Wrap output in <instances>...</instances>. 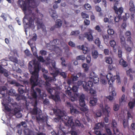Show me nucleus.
<instances>
[{"label":"nucleus","instance_id":"f257e3e1","mask_svg":"<svg viewBox=\"0 0 135 135\" xmlns=\"http://www.w3.org/2000/svg\"><path fill=\"white\" fill-rule=\"evenodd\" d=\"M28 2L23 0H18L17 4L24 12V17H38V10L36 8L38 4L35 0H28Z\"/></svg>","mask_w":135,"mask_h":135},{"label":"nucleus","instance_id":"f03ea898","mask_svg":"<svg viewBox=\"0 0 135 135\" xmlns=\"http://www.w3.org/2000/svg\"><path fill=\"white\" fill-rule=\"evenodd\" d=\"M28 69L30 73L32 75L30 81L32 86H35L38 85V72L40 70L39 64L35 61H30L28 63Z\"/></svg>","mask_w":135,"mask_h":135},{"label":"nucleus","instance_id":"7ed1b4c3","mask_svg":"<svg viewBox=\"0 0 135 135\" xmlns=\"http://www.w3.org/2000/svg\"><path fill=\"white\" fill-rule=\"evenodd\" d=\"M78 86L82 85L84 90L86 91H88L90 87H92L93 85V82L90 80L87 82L85 81H82L81 80H79L77 83Z\"/></svg>","mask_w":135,"mask_h":135},{"label":"nucleus","instance_id":"20e7f679","mask_svg":"<svg viewBox=\"0 0 135 135\" xmlns=\"http://www.w3.org/2000/svg\"><path fill=\"white\" fill-rule=\"evenodd\" d=\"M104 127L103 124L101 123H99L96 124L94 127V132L97 135H107L106 133L102 134L101 133V129L102 128Z\"/></svg>","mask_w":135,"mask_h":135},{"label":"nucleus","instance_id":"39448f33","mask_svg":"<svg viewBox=\"0 0 135 135\" xmlns=\"http://www.w3.org/2000/svg\"><path fill=\"white\" fill-rule=\"evenodd\" d=\"M110 111V109L109 107L107 104L105 105V109H103L102 111L104 114L105 116L104 118V120L106 123H108L109 121L108 117H109V114Z\"/></svg>","mask_w":135,"mask_h":135},{"label":"nucleus","instance_id":"423d86ee","mask_svg":"<svg viewBox=\"0 0 135 135\" xmlns=\"http://www.w3.org/2000/svg\"><path fill=\"white\" fill-rule=\"evenodd\" d=\"M117 123L115 120H112L111 123V127L113 132L114 135H123V134L119 132L118 129L117 128Z\"/></svg>","mask_w":135,"mask_h":135},{"label":"nucleus","instance_id":"0eeeda50","mask_svg":"<svg viewBox=\"0 0 135 135\" xmlns=\"http://www.w3.org/2000/svg\"><path fill=\"white\" fill-rule=\"evenodd\" d=\"M118 0L116 1V2H115L114 4V9L115 10V12L117 15H118V21L119 19L121 14H122V13L123 11V8L122 7H120L119 8H118L117 6H118Z\"/></svg>","mask_w":135,"mask_h":135},{"label":"nucleus","instance_id":"6e6552de","mask_svg":"<svg viewBox=\"0 0 135 135\" xmlns=\"http://www.w3.org/2000/svg\"><path fill=\"white\" fill-rule=\"evenodd\" d=\"M53 111L54 113H56V115L58 116L55 119V120H57L58 121H59L58 120L61 119L65 115L64 112L59 109H54Z\"/></svg>","mask_w":135,"mask_h":135},{"label":"nucleus","instance_id":"1a4fd4ad","mask_svg":"<svg viewBox=\"0 0 135 135\" xmlns=\"http://www.w3.org/2000/svg\"><path fill=\"white\" fill-rule=\"evenodd\" d=\"M89 32H85L84 34V37L87 38L89 41H91L93 40V37L92 34L93 32L92 30L89 29L88 30Z\"/></svg>","mask_w":135,"mask_h":135},{"label":"nucleus","instance_id":"9d476101","mask_svg":"<svg viewBox=\"0 0 135 135\" xmlns=\"http://www.w3.org/2000/svg\"><path fill=\"white\" fill-rule=\"evenodd\" d=\"M69 88H68L67 90L66 91V93L68 95L70 98V99L72 102L75 101L76 99V96H77V94H74L73 96H72V93L70 90H69Z\"/></svg>","mask_w":135,"mask_h":135},{"label":"nucleus","instance_id":"9b49d317","mask_svg":"<svg viewBox=\"0 0 135 135\" xmlns=\"http://www.w3.org/2000/svg\"><path fill=\"white\" fill-rule=\"evenodd\" d=\"M106 77L108 80V83L109 85V87H112L113 83L114 81V80L113 79L112 75L110 73H109L107 75Z\"/></svg>","mask_w":135,"mask_h":135},{"label":"nucleus","instance_id":"f8f14e48","mask_svg":"<svg viewBox=\"0 0 135 135\" xmlns=\"http://www.w3.org/2000/svg\"><path fill=\"white\" fill-rule=\"evenodd\" d=\"M85 96L83 94H82L79 97V103L81 107H84L85 105Z\"/></svg>","mask_w":135,"mask_h":135},{"label":"nucleus","instance_id":"ddd939ff","mask_svg":"<svg viewBox=\"0 0 135 135\" xmlns=\"http://www.w3.org/2000/svg\"><path fill=\"white\" fill-rule=\"evenodd\" d=\"M73 120L71 117L69 118L67 122L65 123V125L69 127H73L74 126V123Z\"/></svg>","mask_w":135,"mask_h":135},{"label":"nucleus","instance_id":"4468645a","mask_svg":"<svg viewBox=\"0 0 135 135\" xmlns=\"http://www.w3.org/2000/svg\"><path fill=\"white\" fill-rule=\"evenodd\" d=\"M37 101L36 100L35 101V104L34 106V108L31 111V113L33 115H37L38 113V108L37 107Z\"/></svg>","mask_w":135,"mask_h":135},{"label":"nucleus","instance_id":"2eb2a0df","mask_svg":"<svg viewBox=\"0 0 135 135\" xmlns=\"http://www.w3.org/2000/svg\"><path fill=\"white\" fill-rule=\"evenodd\" d=\"M89 104L90 106H93L96 105L98 99L96 98H91L90 99Z\"/></svg>","mask_w":135,"mask_h":135},{"label":"nucleus","instance_id":"dca6fc26","mask_svg":"<svg viewBox=\"0 0 135 135\" xmlns=\"http://www.w3.org/2000/svg\"><path fill=\"white\" fill-rule=\"evenodd\" d=\"M28 43L30 45L31 47L32 51L33 53V54L34 56H37V51L36 50V48L35 47L32 46V44H30V42L29 41L28 42Z\"/></svg>","mask_w":135,"mask_h":135},{"label":"nucleus","instance_id":"f3484780","mask_svg":"<svg viewBox=\"0 0 135 135\" xmlns=\"http://www.w3.org/2000/svg\"><path fill=\"white\" fill-rule=\"evenodd\" d=\"M28 43L30 45L31 47L32 51L33 53V54L34 56H37V51L36 50V48L35 47L32 46V44H30V42L29 41L28 42Z\"/></svg>","mask_w":135,"mask_h":135},{"label":"nucleus","instance_id":"a211bd4d","mask_svg":"<svg viewBox=\"0 0 135 135\" xmlns=\"http://www.w3.org/2000/svg\"><path fill=\"white\" fill-rule=\"evenodd\" d=\"M110 95L106 97L107 98L109 99V100L111 101L113 100V97L116 95V93L114 90L112 91L110 93Z\"/></svg>","mask_w":135,"mask_h":135},{"label":"nucleus","instance_id":"6ab92c4d","mask_svg":"<svg viewBox=\"0 0 135 135\" xmlns=\"http://www.w3.org/2000/svg\"><path fill=\"white\" fill-rule=\"evenodd\" d=\"M120 39L122 46H125L126 45L125 38L123 36H120Z\"/></svg>","mask_w":135,"mask_h":135},{"label":"nucleus","instance_id":"aec40b11","mask_svg":"<svg viewBox=\"0 0 135 135\" xmlns=\"http://www.w3.org/2000/svg\"><path fill=\"white\" fill-rule=\"evenodd\" d=\"M119 63L120 65L124 67H126L128 65L127 62L122 58L120 60Z\"/></svg>","mask_w":135,"mask_h":135},{"label":"nucleus","instance_id":"412c9836","mask_svg":"<svg viewBox=\"0 0 135 135\" xmlns=\"http://www.w3.org/2000/svg\"><path fill=\"white\" fill-rule=\"evenodd\" d=\"M70 112L72 114H79V113L80 112L76 109L75 107L73 106V107H71L70 108Z\"/></svg>","mask_w":135,"mask_h":135},{"label":"nucleus","instance_id":"4be33fe9","mask_svg":"<svg viewBox=\"0 0 135 135\" xmlns=\"http://www.w3.org/2000/svg\"><path fill=\"white\" fill-rule=\"evenodd\" d=\"M51 97L52 98L55 102L60 100V96L58 94H56L55 95H52Z\"/></svg>","mask_w":135,"mask_h":135},{"label":"nucleus","instance_id":"5701e85b","mask_svg":"<svg viewBox=\"0 0 135 135\" xmlns=\"http://www.w3.org/2000/svg\"><path fill=\"white\" fill-rule=\"evenodd\" d=\"M56 11L55 10H51L50 13L51 15V17L55 20L57 18V15L56 13Z\"/></svg>","mask_w":135,"mask_h":135},{"label":"nucleus","instance_id":"b1692460","mask_svg":"<svg viewBox=\"0 0 135 135\" xmlns=\"http://www.w3.org/2000/svg\"><path fill=\"white\" fill-rule=\"evenodd\" d=\"M62 24V21L60 19H57L56 21L55 26L58 28L60 27Z\"/></svg>","mask_w":135,"mask_h":135},{"label":"nucleus","instance_id":"393cba45","mask_svg":"<svg viewBox=\"0 0 135 135\" xmlns=\"http://www.w3.org/2000/svg\"><path fill=\"white\" fill-rule=\"evenodd\" d=\"M105 62L109 64H112L113 61L112 59L110 57H106L105 58Z\"/></svg>","mask_w":135,"mask_h":135},{"label":"nucleus","instance_id":"a878e982","mask_svg":"<svg viewBox=\"0 0 135 135\" xmlns=\"http://www.w3.org/2000/svg\"><path fill=\"white\" fill-rule=\"evenodd\" d=\"M22 87H24L25 89L26 88V87L23 85H21L20 87L18 88V93L20 94H22L25 92L24 88H22Z\"/></svg>","mask_w":135,"mask_h":135},{"label":"nucleus","instance_id":"bb28decb","mask_svg":"<svg viewBox=\"0 0 135 135\" xmlns=\"http://www.w3.org/2000/svg\"><path fill=\"white\" fill-rule=\"evenodd\" d=\"M92 56L94 59H96L98 56V51L96 50L92 51L91 53Z\"/></svg>","mask_w":135,"mask_h":135},{"label":"nucleus","instance_id":"cd10ccee","mask_svg":"<svg viewBox=\"0 0 135 135\" xmlns=\"http://www.w3.org/2000/svg\"><path fill=\"white\" fill-rule=\"evenodd\" d=\"M8 16L10 17L8 14L4 13H2L0 16V17L2 18L3 20L5 21H7V17Z\"/></svg>","mask_w":135,"mask_h":135},{"label":"nucleus","instance_id":"c85d7f7f","mask_svg":"<svg viewBox=\"0 0 135 135\" xmlns=\"http://www.w3.org/2000/svg\"><path fill=\"white\" fill-rule=\"evenodd\" d=\"M77 75L82 80H83L85 78L86 75L85 73H77Z\"/></svg>","mask_w":135,"mask_h":135},{"label":"nucleus","instance_id":"c756f323","mask_svg":"<svg viewBox=\"0 0 135 135\" xmlns=\"http://www.w3.org/2000/svg\"><path fill=\"white\" fill-rule=\"evenodd\" d=\"M7 88L5 86H2L1 88V93H0V94L1 95V97H4L5 95V94L4 93H2V91H4L6 90Z\"/></svg>","mask_w":135,"mask_h":135},{"label":"nucleus","instance_id":"7c9ffc66","mask_svg":"<svg viewBox=\"0 0 135 135\" xmlns=\"http://www.w3.org/2000/svg\"><path fill=\"white\" fill-rule=\"evenodd\" d=\"M79 87L77 86H73L72 88H69V90H70V91L72 90L74 92H78Z\"/></svg>","mask_w":135,"mask_h":135},{"label":"nucleus","instance_id":"2f4dec72","mask_svg":"<svg viewBox=\"0 0 135 135\" xmlns=\"http://www.w3.org/2000/svg\"><path fill=\"white\" fill-rule=\"evenodd\" d=\"M36 120H37L41 122H44L45 120V118L44 116H42V117L38 116V117H36Z\"/></svg>","mask_w":135,"mask_h":135},{"label":"nucleus","instance_id":"473e14b6","mask_svg":"<svg viewBox=\"0 0 135 135\" xmlns=\"http://www.w3.org/2000/svg\"><path fill=\"white\" fill-rule=\"evenodd\" d=\"M9 59L10 60L15 63H17L18 62V60L16 57H13L11 56L9 58Z\"/></svg>","mask_w":135,"mask_h":135},{"label":"nucleus","instance_id":"72a5a7b5","mask_svg":"<svg viewBox=\"0 0 135 135\" xmlns=\"http://www.w3.org/2000/svg\"><path fill=\"white\" fill-rule=\"evenodd\" d=\"M31 96L33 98L35 99H37V95L36 91H35L34 90L32 92Z\"/></svg>","mask_w":135,"mask_h":135},{"label":"nucleus","instance_id":"f704fd0d","mask_svg":"<svg viewBox=\"0 0 135 135\" xmlns=\"http://www.w3.org/2000/svg\"><path fill=\"white\" fill-rule=\"evenodd\" d=\"M58 40L57 39H55L52 41V43L53 44L52 46L54 48L55 47L56 45L58 44V43L57 42Z\"/></svg>","mask_w":135,"mask_h":135},{"label":"nucleus","instance_id":"c9c22d12","mask_svg":"<svg viewBox=\"0 0 135 135\" xmlns=\"http://www.w3.org/2000/svg\"><path fill=\"white\" fill-rule=\"evenodd\" d=\"M36 92H37V93H38V95L40 96L41 98H42L43 97H44L43 95H42L41 94V89L38 88H36Z\"/></svg>","mask_w":135,"mask_h":135},{"label":"nucleus","instance_id":"e433bc0d","mask_svg":"<svg viewBox=\"0 0 135 135\" xmlns=\"http://www.w3.org/2000/svg\"><path fill=\"white\" fill-rule=\"evenodd\" d=\"M80 33V32L79 30L72 31L71 32L70 35H71L77 36Z\"/></svg>","mask_w":135,"mask_h":135},{"label":"nucleus","instance_id":"4c0bfd02","mask_svg":"<svg viewBox=\"0 0 135 135\" xmlns=\"http://www.w3.org/2000/svg\"><path fill=\"white\" fill-rule=\"evenodd\" d=\"M59 73L60 72L59 70H56L54 73H51V74L53 77L55 78L59 74Z\"/></svg>","mask_w":135,"mask_h":135},{"label":"nucleus","instance_id":"58836bf2","mask_svg":"<svg viewBox=\"0 0 135 135\" xmlns=\"http://www.w3.org/2000/svg\"><path fill=\"white\" fill-rule=\"evenodd\" d=\"M135 104V102H130L128 103V105L130 109L133 108Z\"/></svg>","mask_w":135,"mask_h":135},{"label":"nucleus","instance_id":"ea45409f","mask_svg":"<svg viewBox=\"0 0 135 135\" xmlns=\"http://www.w3.org/2000/svg\"><path fill=\"white\" fill-rule=\"evenodd\" d=\"M36 56V57L38 60L40 62H45V60L44 59L43 57L42 56Z\"/></svg>","mask_w":135,"mask_h":135},{"label":"nucleus","instance_id":"a19ab883","mask_svg":"<svg viewBox=\"0 0 135 135\" xmlns=\"http://www.w3.org/2000/svg\"><path fill=\"white\" fill-rule=\"evenodd\" d=\"M95 43L98 47H99L100 46L101 42L99 38H97L96 39L95 41Z\"/></svg>","mask_w":135,"mask_h":135},{"label":"nucleus","instance_id":"79ce46f5","mask_svg":"<svg viewBox=\"0 0 135 135\" xmlns=\"http://www.w3.org/2000/svg\"><path fill=\"white\" fill-rule=\"evenodd\" d=\"M93 83L95 84L98 83L99 81V78L97 76L94 77L93 78Z\"/></svg>","mask_w":135,"mask_h":135},{"label":"nucleus","instance_id":"37998d69","mask_svg":"<svg viewBox=\"0 0 135 135\" xmlns=\"http://www.w3.org/2000/svg\"><path fill=\"white\" fill-rule=\"evenodd\" d=\"M76 59L78 60H84L85 59V57L83 55H81L78 56L76 57Z\"/></svg>","mask_w":135,"mask_h":135},{"label":"nucleus","instance_id":"c03bdc74","mask_svg":"<svg viewBox=\"0 0 135 135\" xmlns=\"http://www.w3.org/2000/svg\"><path fill=\"white\" fill-rule=\"evenodd\" d=\"M82 50H83V53L84 54H87L88 51V47L84 46V45Z\"/></svg>","mask_w":135,"mask_h":135},{"label":"nucleus","instance_id":"a18cd8bd","mask_svg":"<svg viewBox=\"0 0 135 135\" xmlns=\"http://www.w3.org/2000/svg\"><path fill=\"white\" fill-rule=\"evenodd\" d=\"M46 90L51 95V96L52 95H53L52 94V93L53 92V91L54 90V89L50 88H47L46 89Z\"/></svg>","mask_w":135,"mask_h":135},{"label":"nucleus","instance_id":"49530a36","mask_svg":"<svg viewBox=\"0 0 135 135\" xmlns=\"http://www.w3.org/2000/svg\"><path fill=\"white\" fill-rule=\"evenodd\" d=\"M43 77L46 80H49L50 81H51L52 80V78L50 77H48L46 74H44L43 75Z\"/></svg>","mask_w":135,"mask_h":135},{"label":"nucleus","instance_id":"de8ad7c7","mask_svg":"<svg viewBox=\"0 0 135 135\" xmlns=\"http://www.w3.org/2000/svg\"><path fill=\"white\" fill-rule=\"evenodd\" d=\"M94 29L99 32H101L102 31V29L98 25L96 26L95 27Z\"/></svg>","mask_w":135,"mask_h":135},{"label":"nucleus","instance_id":"09e8293b","mask_svg":"<svg viewBox=\"0 0 135 135\" xmlns=\"http://www.w3.org/2000/svg\"><path fill=\"white\" fill-rule=\"evenodd\" d=\"M81 15L82 17L84 18H88L89 16L88 15L86 14L85 13L82 12L81 13Z\"/></svg>","mask_w":135,"mask_h":135},{"label":"nucleus","instance_id":"8fccbe9b","mask_svg":"<svg viewBox=\"0 0 135 135\" xmlns=\"http://www.w3.org/2000/svg\"><path fill=\"white\" fill-rule=\"evenodd\" d=\"M123 125L124 128H126L128 126V124L126 119H124L123 121Z\"/></svg>","mask_w":135,"mask_h":135},{"label":"nucleus","instance_id":"3c124183","mask_svg":"<svg viewBox=\"0 0 135 135\" xmlns=\"http://www.w3.org/2000/svg\"><path fill=\"white\" fill-rule=\"evenodd\" d=\"M110 44L112 47H114L116 45V42L114 40H111L110 42Z\"/></svg>","mask_w":135,"mask_h":135},{"label":"nucleus","instance_id":"603ef678","mask_svg":"<svg viewBox=\"0 0 135 135\" xmlns=\"http://www.w3.org/2000/svg\"><path fill=\"white\" fill-rule=\"evenodd\" d=\"M129 14L128 13H126L125 15L123 16V21H126L129 17Z\"/></svg>","mask_w":135,"mask_h":135},{"label":"nucleus","instance_id":"864d4df0","mask_svg":"<svg viewBox=\"0 0 135 135\" xmlns=\"http://www.w3.org/2000/svg\"><path fill=\"white\" fill-rule=\"evenodd\" d=\"M132 40V39L131 37V36H129L127 38V42H129L131 45H133V43Z\"/></svg>","mask_w":135,"mask_h":135},{"label":"nucleus","instance_id":"5fc2aeb1","mask_svg":"<svg viewBox=\"0 0 135 135\" xmlns=\"http://www.w3.org/2000/svg\"><path fill=\"white\" fill-rule=\"evenodd\" d=\"M107 33L108 34L113 35L114 33V31L113 29L109 28L107 30Z\"/></svg>","mask_w":135,"mask_h":135},{"label":"nucleus","instance_id":"6e6d98bb","mask_svg":"<svg viewBox=\"0 0 135 135\" xmlns=\"http://www.w3.org/2000/svg\"><path fill=\"white\" fill-rule=\"evenodd\" d=\"M7 70L2 67V65H0V73L3 74L5 71H7Z\"/></svg>","mask_w":135,"mask_h":135},{"label":"nucleus","instance_id":"4d7b16f0","mask_svg":"<svg viewBox=\"0 0 135 135\" xmlns=\"http://www.w3.org/2000/svg\"><path fill=\"white\" fill-rule=\"evenodd\" d=\"M75 123L76 125L77 126H81L82 128H83L84 127V126L83 124L80 123V122L79 120H76L75 121Z\"/></svg>","mask_w":135,"mask_h":135},{"label":"nucleus","instance_id":"13d9d810","mask_svg":"<svg viewBox=\"0 0 135 135\" xmlns=\"http://www.w3.org/2000/svg\"><path fill=\"white\" fill-rule=\"evenodd\" d=\"M3 106L4 107L5 109L8 112H9L11 111V109L8 107V105L7 104H3Z\"/></svg>","mask_w":135,"mask_h":135},{"label":"nucleus","instance_id":"bf43d9fd","mask_svg":"<svg viewBox=\"0 0 135 135\" xmlns=\"http://www.w3.org/2000/svg\"><path fill=\"white\" fill-rule=\"evenodd\" d=\"M59 74L62 77L64 78H66L67 76V74L65 72H60Z\"/></svg>","mask_w":135,"mask_h":135},{"label":"nucleus","instance_id":"052dcab7","mask_svg":"<svg viewBox=\"0 0 135 135\" xmlns=\"http://www.w3.org/2000/svg\"><path fill=\"white\" fill-rule=\"evenodd\" d=\"M126 45L125 46H122V47H124L127 52H129L131 51L132 50V48L129 46H127V47H126Z\"/></svg>","mask_w":135,"mask_h":135},{"label":"nucleus","instance_id":"680f3d73","mask_svg":"<svg viewBox=\"0 0 135 135\" xmlns=\"http://www.w3.org/2000/svg\"><path fill=\"white\" fill-rule=\"evenodd\" d=\"M84 7L87 10H89L91 8V6L88 3L85 4L84 5Z\"/></svg>","mask_w":135,"mask_h":135},{"label":"nucleus","instance_id":"e2e57ef3","mask_svg":"<svg viewBox=\"0 0 135 135\" xmlns=\"http://www.w3.org/2000/svg\"><path fill=\"white\" fill-rule=\"evenodd\" d=\"M91 60V57L90 55H88L86 57V62L88 63H89Z\"/></svg>","mask_w":135,"mask_h":135},{"label":"nucleus","instance_id":"0e129e2a","mask_svg":"<svg viewBox=\"0 0 135 135\" xmlns=\"http://www.w3.org/2000/svg\"><path fill=\"white\" fill-rule=\"evenodd\" d=\"M102 113L100 110H98L96 113L95 115L97 117H101L102 115Z\"/></svg>","mask_w":135,"mask_h":135},{"label":"nucleus","instance_id":"69168bd1","mask_svg":"<svg viewBox=\"0 0 135 135\" xmlns=\"http://www.w3.org/2000/svg\"><path fill=\"white\" fill-rule=\"evenodd\" d=\"M119 108V106L118 104H115L114 105L113 109L115 111L118 110Z\"/></svg>","mask_w":135,"mask_h":135},{"label":"nucleus","instance_id":"338daca9","mask_svg":"<svg viewBox=\"0 0 135 135\" xmlns=\"http://www.w3.org/2000/svg\"><path fill=\"white\" fill-rule=\"evenodd\" d=\"M84 22L85 25L88 26L90 24V21L88 20L85 19V20Z\"/></svg>","mask_w":135,"mask_h":135},{"label":"nucleus","instance_id":"774afa93","mask_svg":"<svg viewBox=\"0 0 135 135\" xmlns=\"http://www.w3.org/2000/svg\"><path fill=\"white\" fill-rule=\"evenodd\" d=\"M24 52L25 54V55L27 56H30L31 54L30 53V51L28 49H26L25 50Z\"/></svg>","mask_w":135,"mask_h":135}]
</instances>
